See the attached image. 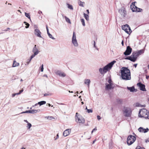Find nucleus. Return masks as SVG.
Masks as SVG:
<instances>
[{
  "mask_svg": "<svg viewBox=\"0 0 149 149\" xmlns=\"http://www.w3.org/2000/svg\"><path fill=\"white\" fill-rule=\"evenodd\" d=\"M121 77L123 80H130L131 79L130 71L127 68L123 67L120 70Z\"/></svg>",
  "mask_w": 149,
  "mask_h": 149,
  "instance_id": "obj_1",
  "label": "nucleus"
},
{
  "mask_svg": "<svg viewBox=\"0 0 149 149\" xmlns=\"http://www.w3.org/2000/svg\"><path fill=\"white\" fill-rule=\"evenodd\" d=\"M116 62V61L114 60L105 66L103 69L100 68L99 69V72L101 74H104L106 73L107 71L110 70L111 68L113 65Z\"/></svg>",
  "mask_w": 149,
  "mask_h": 149,
  "instance_id": "obj_2",
  "label": "nucleus"
},
{
  "mask_svg": "<svg viewBox=\"0 0 149 149\" xmlns=\"http://www.w3.org/2000/svg\"><path fill=\"white\" fill-rule=\"evenodd\" d=\"M139 117L144 118L145 119H149V112L144 108L140 110L138 113Z\"/></svg>",
  "mask_w": 149,
  "mask_h": 149,
  "instance_id": "obj_3",
  "label": "nucleus"
},
{
  "mask_svg": "<svg viewBox=\"0 0 149 149\" xmlns=\"http://www.w3.org/2000/svg\"><path fill=\"white\" fill-rule=\"evenodd\" d=\"M139 55L136 52H134L132 55L128 57L125 58V59H128L132 62H135L137 59V57Z\"/></svg>",
  "mask_w": 149,
  "mask_h": 149,
  "instance_id": "obj_4",
  "label": "nucleus"
},
{
  "mask_svg": "<svg viewBox=\"0 0 149 149\" xmlns=\"http://www.w3.org/2000/svg\"><path fill=\"white\" fill-rule=\"evenodd\" d=\"M123 111L125 116L128 117L131 116L132 111L130 108L124 107L123 109Z\"/></svg>",
  "mask_w": 149,
  "mask_h": 149,
  "instance_id": "obj_5",
  "label": "nucleus"
},
{
  "mask_svg": "<svg viewBox=\"0 0 149 149\" xmlns=\"http://www.w3.org/2000/svg\"><path fill=\"white\" fill-rule=\"evenodd\" d=\"M135 3H136V2L135 1L132 3V4L130 6L131 9L133 12H141L142 9L136 6L135 5Z\"/></svg>",
  "mask_w": 149,
  "mask_h": 149,
  "instance_id": "obj_6",
  "label": "nucleus"
},
{
  "mask_svg": "<svg viewBox=\"0 0 149 149\" xmlns=\"http://www.w3.org/2000/svg\"><path fill=\"white\" fill-rule=\"evenodd\" d=\"M136 138L135 136L132 135L129 136L127 139V143L128 145H130L132 144L135 141Z\"/></svg>",
  "mask_w": 149,
  "mask_h": 149,
  "instance_id": "obj_7",
  "label": "nucleus"
},
{
  "mask_svg": "<svg viewBox=\"0 0 149 149\" xmlns=\"http://www.w3.org/2000/svg\"><path fill=\"white\" fill-rule=\"evenodd\" d=\"M122 29L128 34H130L132 32L128 24L124 25L122 26Z\"/></svg>",
  "mask_w": 149,
  "mask_h": 149,
  "instance_id": "obj_8",
  "label": "nucleus"
},
{
  "mask_svg": "<svg viewBox=\"0 0 149 149\" xmlns=\"http://www.w3.org/2000/svg\"><path fill=\"white\" fill-rule=\"evenodd\" d=\"M76 122L78 123H84L85 122L84 118L82 116H79V117H77L75 118Z\"/></svg>",
  "mask_w": 149,
  "mask_h": 149,
  "instance_id": "obj_9",
  "label": "nucleus"
},
{
  "mask_svg": "<svg viewBox=\"0 0 149 149\" xmlns=\"http://www.w3.org/2000/svg\"><path fill=\"white\" fill-rule=\"evenodd\" d=\"M72 42L74 46L75 47H78V46L79 45L76 38V35L75 34L74 32L73 33L72 38Z\"/></svg>",
  "mask_w": 149,
  "mask_h": 149,
  "instance_id": "obj_10",
  "label": "nucleus"
},
{
  "mask_svg": "<svg viewBox=\"0 0 149 149\" xmlns=\"http://www.w3.org/2000/svg\"><path fill=\"white\" fill-rule=\"evenodd\" d=\"M119 12L120 14L122 17H124L126 15V11L124 8H121L119 10Z\"/></svg>",
  "mask_w": 149,
  "mask_h": 149,
  "instance_id": "obj_11",
  "label": "nucleus"
},
{
  "mask_svg": "<svg viewBox=\"0 0 149 149\" xmlns=\"http://www.w3.org/2000/svg\"><path fill=\"white\" fill-rule=\"evenodd\" d=\"M40 109H38L37 110L36 109H34L32 110H28L27 111L24 112H23L22 113H31L32 114H34L36 113H37L38 112H40Z\"/></svg>",
  "mask_w": 149,
  "mask_h": 149,
  "instance_id": "obj_12",
  "label": "nucleus"
},
{
  "mask_svg": "<svg viewBox=\"0 0 149 149\" xmlns=\"http://www.w3.org/2000/svg\"><path fill=\"white\" fill-rule=\"evenodd\" d=\"M132 49L130 46H128L125 52L124 53L125 55H129L131 53Z\"/></svg>",
  "mask_w": 149,
  "mask_h": 149,
  "instance_id": "obj_13",
  "label": "nucleus"
},
{
  "mask_svg": "<svg viewBox=\"0 0 149 149\" xmlns=\"http://www.w3.org/2000/svg\"><path fill=\"white\" fill-rule=\"evenodd\" d=\"M137 86L140 88V90L143 91H146V90L145 88V85L141 83H139L137 84Z\"/></svg>",
  "mask_w": 149,
  "mask_h": 149,
  "instance_id": "obj_14",
  "label": "nucleus"
},
{
  "mask_svg": "<svg viewBox=\"0 0 149 149\" xmlns=\"http://www.w3.org/2000/svg\"><path fill=\"white\" fill-rule=\"evenodd\" d=\"M105 89L106 91H108L113 88V84H108L106 83Z\"/></svg>",
  "mask_w": 149,
  "mask_h": 149,
  "instance_id": "obj_15",
  "label": "nucleus"
},
{
  "mask_svg": "<svg viewBox=\"0 0 149 149\" xmlns=\"http://www.w3.org/2000/svg\"><path fill=\"white\" fill-rule=\"evenodd\" d=\"M71 132L70 129H68L65 130L63 133V136L65 137L69 135Z\"/></svg>",
  "mask_w": 149,
  "mask_h": 149,
  "instance_id": "obj_16",
  "label": "nucleus"
},
{
  "mask_svg": "<svg viewBox=\"0 0 149 149\" xmlns=\"http://www.w3.org/2000/svg\"><path fill=\"white\" fill-rule=\"evenodd\" d=\"M55 73L57 75L62 77H64L66 76L65 74L60 70H58L55 72Z\"/></svg>",
  "mask_w": 149,
  "mask_h": 149,
  "instance_id": "obj_17",
  "label": "nucleus"
},
{
  "mask_svg": "<svg viewBox=\"0 0 149 149\" xmlns=\"http://www.w3.org/2000/svg\"><path fill=\"white\" fill-rule=\"evenodd\" d=\"M138 130L140 132L145 133L148 132L149 130L148 128L144 129L142 127H140L138 129Z\"/></svg>",
  "mask_w": 149,
  "mask_h": 149,
  "instance_id": "obj_18",
  "label": "nucleus"
},
{
  "mask_svg": "<svg viewBox=\"0 0 149 149\" xmlns=\"http://www.w3.org/2000/svg\"><path fill=\"white\" fill-rule=\"evenodd\" d=\"M34 33L35 35L37 36L38 37L42 38L41 36V32L38 29H36L34 30Z\"/></svg>",
  "mask_w": 149,
  "mask_h": 149,
  "instance_id": "obj_19",
  "label": "nucleus"
},
{
  "mask_svg": "<svg viewBox=\"0 0 149 149\" xmlns=\"http://www.w3.org/2000/svg\"><path fill=\"white\" fill-rule=\"evenodd\" d=\"M32 52L33 53H37V54H38L39 53V51L38 50L37 48L36 47V45H35L34 47L33 48L32 50Z\"/></svg>",
  "mask_w": 149,
  "mask_h": 149,
  "instance_id": "obj_20",
  "label": "nucleus"
},
{
  "mask_svg": "<svg viewBox=\"0 0 149 149\" xmlns=\"http://www.w3.org/2000/svg\"><path fill=\"white\" fill-rule=\"evenodd\" d=\"M134 106L135 107H145L146 106L145 105H142L139 103H136L134 104Z\"/></svg>",
  "mask_w": 149,
  "mask_h": 149,
  "instance_id": "obj_21",
  "label": "nucleus"
},
{
  "mask_svg": "<svg viewBox=\"0 0 149 149\" xmlns=\"http://www.w3.org/2000/svg\"><path fill=\"white\" fill-rule=\"evenodd\" d=\"M90 82L91 81L89 79H85L84 80V83L85 84H87L88 87H89Z\"/></svg>",
  "mask_w": 149,
  "mask_h": 149,
  "instance_id": "obj_22",
  "label": "nucleus"
},
{
  "mask_svg": "<svg viewBox=\"0 0 149 149\" xmlns=\"http://www.w3.org/2000/svg\"><path fill=\"white\" fill-rule=\"evenodd\" d=\"M127 88L128 90L130 91V92H134L135 90V89L134 86L132 87H127Z\"/></svg>",
  "mask_w": 149,
  "mask_h": 149,
  "instance_id": "obj_23",
  "label": "nucleus"
},
{
  "mask_svg": "<svg viewBox=\"0 0 149 149\" xmlns=\"http://www.w3.org/2000/svg\"><path fill=\"white\" fill-rule=\"evenodd\" d=\"M19 65V63H17L16 61L14 60L13 61V67H14L17 66H18Z\"/></svg>",
  "mask_w": 149,
  "mask_h": 149,
  "instance_id": "obj_24",
  "label": "nucleus"
},
{
  "mask_svg": "<svg viewBox=\"0 0 149 149\" xmlns=\"http://www.w3.org/2000/svg\"><path fill=\"white\" fill-rule=\"evenodd\" d=\"M46 103V102L44 101H41L40 102H39L38 103V104H39L40 105V106L42 105L43 104H45Z\"/></svg>",
  "mask_w": 149,
  "mask_h": 149,
  "instance_id": "obj_25",
  "label": "nucleus"
},
{
  "mask_svg": "<svg viewBox=\"0 0 149 149\" xmlns=\"http://www.w3.org/2000/svg\"><path fill=\"white\" fill-rule=\"evenodd\" d=\"M136 52L139 56V55L144 53V50L143 49H141Z\"/></svg>",
  "mask_w": 149,
  "mask_h": 149,
  "instance_id": "obj_26",
  "label": "nucleus"
},
{
  "mask_svg": "<svg viewBox=\"0 0 149 149\" xmlns=\"http://www.w3.org/2000/svg\"><path fill=\"white\" fill-rule=\"evenodd\" d=\"M84 17L85 19L87 21L89 20V16L87 14H86L85 13L84 14Z\"/></svg>",
  "mask_w": 149,
  "mask_h": 149,
  "instance_id": "obj_27",
  "label": "nucleus"
},
{
  "mask_svg": "<svg viewBox=\"0 0 149 149\" xmlns=\"http://www.w3.org/2000/svg\"><path fill=\"white\" fill-rule=\"evenodd\" d=\"M78 3L79 5L81 6L84 7L83 3H84V2H81L80 1H78Z\"/></svg>",
  "mask_w": 149,
  "mask_h": 149,
  "instance_id": "obj_28",
  "label": "nucleus"
},
{
  "mask_svg": "<svg viewBox=\"0 0 149 149\" xmlns=\"http://www.w3.org/2000/svg\"><path fill=\"white\" fill-rule=\"evenodd\" d=\"M64 17H65V19L66 20V21L67 22H68L69 23H70V24H71V22L70 20V19L69 18H68V17H67L66 16H65Z\"/></svg>",
  "mask_w": 149,
  "mask_h": 149,
  "instance_id": "obj_29",
  "label": "nucleus"
},
{
  "mask_svg": "<svg viewBox=\"0 0 149 149\" xmlns=\"http://www.w3.org/2000/svg\"><path fill=\"white\" fill-rule=\"evenodd\" d=\"M67 5L68 6V8L71 10H73V8L72 5H71L68 3H67Z\"/></svg>",
  "mask_w": 149,
  "mask_h": 149,
  "instance_id": "obj_30",
  "label": "nucleus"
},
{
  "mask_svg": "<svg viewBox=\"0 0 149 149\" xmlns=\"http://www.w3.org/2000/svg\"><path fill=\"white\" fill-rule=\"evenodd\" d=\"M25 16L29 19H30V17L29 13H27L26 12L25 13Z\"/></svg>",
  "mask_w": 149,
  "mask_h": 149,
  "instance_id": "obj_31",
  "label": "nucleus"
},
{
  "mask_svg": "<svg viewBox=\"0 0 149 149\" xmlns=\"http://www.w3.org/2000/svg\"><path fill=\"white\" fill-rule=\"evenodd\" d=\"M31 124L30 123H27V125L26 126V127L28 128L29 129L31 127Z\"/></svg>",
  "mask_w": 149,
  "mask_h": 149,
  "instance_id": "obj_32",
  "label": "nucleus"
},
{
  "mask_svg": "<svg viewBox=\"0 0 149 149\" xmlns=\"http://www.w3.org/2000/svg\"><path fill=\"white\" fill-rule=\"evenodd\" d=\"M81 21L82 23V25L84 26H85V23L84 20V19H81Z\"/></svg>",
  "mask_w": 149,
  "mask_h": 149,
  "instance_id": "obj_33",
  "label": "nucleus"
},
{
  "mask_svg": "<svg viewBox=\"0 0 149 149\" xmlns=\"http://www.w3.org/2000/svg\"><path fill=\"white\" fill-rule=\"evenodd\" d=\"M38 54L37 53H34V54H32L30 57V58H31V59H32L35 56L37 55Z\"/></svg>",
  "mask_w": 149,
  "mask_h": 149,
  "instance_id": "obj_34",
  "label": "nucleus"
},
{
  "mask_svg": "<svg viewBox=\"0 0 149 149\" xmlns=\"http://www.w3.org/2000/svg\"><path fill=\"white\" fill-rule=\"evenodd\" d=\"M48 36L50 38L52 39H53V40L55 39V38L54 37H53L52 36V35L51 34H49Z\"/></svg>",
  "mask_w": 149,
  "mask_h": 149,
  "instance_id": "obj_35",
  "label": "nucleus"
},
{
  "mask_svg": "<svg viewBox=\"0 0 149 149\" xmlns=\"http://www.w3.org/2000/svg\"><path fill=\"white\" fill-rule=\"evenodd\" d=\"M87 112L88 113H92L93 112V110L92 109H87Z\"/></svg>",
  "mask_w": 149,
  "mask_h": 149,
  "instance_id": "obj_36",
  "label": "nucleus"
},
{
  "mask_svg": "<svg viewBox=\"0 0 149 149\" xmlns=\"http://www.w3.org/2000/svg\"><path fill=\"white\" fill-rule=\"evenodd\" d=\"M25 25H26V26L25 27L26 29L28 28L30 25L28 23H26V24Z\"/></svg>",
  "mask_w": 149,
  "mask_h": 149,
  "instance_id": "obj_37",
  "label": "nucleus"
},
{
  "mask_svg": "<svg viewBox=\"0 0 149 149\" xmlns=\"http://www.w3.org/2000/svg\"><path fill=\"white\" fill-rule=\"evenodd\" d=\"M136 149H145L144 148H142L140 146H137Z\"/></svg>",
  "mask_w": 149,
  "mask_h": 149,
  "instance_id": "obj_38",
  "label": "nucleus"
},
{
  "mask_svg": "<svg viewBox=\"0 0 149 149\" xmlns=\"http://www.w3.org/2000/svg\"><path fill=\"white\" fill-rule=\"evenodd\" d=\"M23 89H22V90L20 91L19 93H17V94H18V95H19L22 92H23Z\"/></svg>",
  "mask_w": 149,
  "mask_h": 149,
  "instance_id": "obj_39",
  "label": "nucleus"
},
{
  "mask_svg": "<svg viewBox=\"0 0 149 149\" xmlns=\"http://www.w3.org/2000/svg\"><path fill=\"white\" fill-rule=\"evenodd\" d=\"M108 82L109 83V84H112V81L110 79H109V80L108 81Z\"/></svg>",
  "mask_w": 149,
  "mask_h": 149,
  "instance_id": "obj_40",
  "label": "nucleus"
},
{
  "mask_svg": "<svg viewBox=\"0 0 149 149\" xmlns=\"http://www.w3.org/2000/svg\"><path fill=\"white\" fill-rule=\"evenodd\" d=\"M43 64H42V65L41 68V72H42L43 71V70H44V68H43Z\"/></svg>",
  "mask_w": 149,
  "mask_h": 149,
  "instance_id": "obj_41",
  "label": "nucleus"
},
{
  "mask_svg": "<svg viewBox=\"0 0 149 149\" xmlns=\"http://www.w3.org/2000/svg\"><path fill=\"white\" fill-rule=\"evenodd\" d=\"M58 138H59V135H58V134L56 135V138H55V140H56V139H58Z\"/></svg>",
  "mask_w": 149,
  "mask_h": 149,
  "instance_id": "obj_42",
  "label": "nucleus"
},
{
  "mask_svg": "<svg viewBox=\"0 0 149 149\" xmlns=\"http://www.w3.org/2000/svg\"><path fill=\"white\" fill-rule=\"evenodd\" d=\"M145 142L146 143H147L148 142H149V138H148L147 139H145Z\"/></svg>",
  "mask_w": 149,
  "mask_h": 149,
  "instance_id": "obj_43",
  "label": "nucleus"
},
{
  "mask_svg": "<svg viewBox=\"0 0 149 149\" xmlns=\"http://www.w3.org/2000/svg\"><path fill=\"white\" fill-rule=\"evenodd\" d=\"M18 95V94H17V93H13V94L12 95V97H14L15 95Z\"/></svg>",
  "mask_w": 149,
  "mask_h": 149,
  "instance_id": "obj_44",
  "label": "nucleus"
},
{
  "mask_svg": "<svg viewBox=\"0 0 149 149\" xmlns=\"http://www.w3.org/2000/svg\"><path fill=\"white\" fill-rule=\"evenodd\" d=\"M48 119L50 120H52V119H54V118L52 116L49 117L48 118Z\"/></svg>",
  "mask_w": 149,
  "mask_h": 149,
  "instance_id": "obj_45",
  "label": "nucleus"
},
{
  "mask_svg": "<svg viewBox=\"0 0 149 149\" xmlns=\"http://www.w3.org/2000/svg\"><path fill=\"white\" fill-rule=\"evenodd\" d=\"M97 130V129L96 128L94 129L92 131L91 133H92L93 132L96 131Z\"/></svg>",
  "mask_w": 149,
  "mask_h": 149,
  "instance_id": "obj_46",
  "label": "nucleus"
},
{
  "mask_svg": "<svg viewBox=\"0 0 149 149\" xmlns=\"http://www.w3.org/2000/svg\"><path fill=\"white\" fill-rule=\"evenodd\" d=\"M10 29L9 28H8L6 29V30H3V31H7L8 30H10Z\"/></svg>",
  "mask_w": 149,
  "mask_h": 149,
  "instance_id": "obj_47",
  "label": "nucleus"
},
{
  "mask_svg": "<svg viewBox=\"0 0 149 149\" xmlns=\"http://www.w3.org/2000/svg\"><path fill=\"white\" fill-rule=\"evenodd\" d=\"M31 59H31V58H30V59H29L27 61V62H28V63H29L31 61Z\"/></svg>",
  "mask_w": 149,
  "mask_h": 149,
  "instance_id": "obj_48",
  "label": "nucleus"
},
{
  "mask_svg": "<svg viewBox=\"0 0 149 149\" xmlns=\"http://www.w3.org/2000/svg\"><path fill=\"white\" fill-rule=\"evenodd\" d=\"M97 118L98 120H100L101 119V117L99 116H97Z\"/></svg>",
  "mask_w": 149,
  "mask_h": 149,
  "instance_id": "obj_49",
  "label": "nucleus"
},
{
  "mask_svg": "<svg viewBox=\"0 0 149 149\" xmlns=\"http://www.w3.org/2000/svg\"><path fill=\"white\" fill-rule=\"evenodd\" d=\"M146 78L147 79H148L149 78V75L148 76L147 75H146Z\"/></svg>",
  "mask_w": 149,
  "mask_h": 149,
  "instance_id": "obj_50",
  "label": "nucleus"
},
{
  "mask_svg": "<svg viewBox=\"0 0 149 149\" xmlns=\"http://www.w3.org/2000/svg\"><path fill=\"white\" fill-rule=\"evenodd\" d=\"M78 114V113H76V115L75 116V118L77 117H79V116H77V115Z\"/></svg>",
  "mask_w": 149,
  "mask_h": 149,
  "instance_id": "obj_51",
  "label": "nucleus"
},
{
  "mask_svg": "<svg viewBox=\"0 0 149 149\" xmlns=\"http://www.w3.org/2000/svg\"><path fill=\"white\" fill-rule=\"evenodd\" d=\"M144 72L146 73H148V71L146 69L145 70Z\"/></svg>",
  "mask_w": 149,
  "mask_h": 149,
  "instance_id": "obj_52",
  "label": "nucleus"
},
{
  "mask_svg": "<svg viewBox=\"0 0 149 149\" xmlns=\"http://www.w3.org/2000/svg\"><path fill=\"white\" fill-rule=\"evenodd\" d=\"M46 29H47V30H49V29H48V26L47 25H46Z\"/></svg>",
  "mask_w": 149,
  "mask_h": 149,
  "instance_id": "obj_53",
  "label": "nucleus"
},
{
  "mask_svg": "<svg viewBox=\"0 0 149 149\" xmlns=\"http://www.w3.org/2000/svg\"><path fill=\"white\" fill-rule=\"evenodd\" d=\"M38 104V103H36V104L34 105H33V106H32V107H34L35 106H37Z\"/></svg>",
  "mask_w": 149,
  "mask_h": 149,
  "instance_id": "obj_54",
  "label": "nucleus"
},
{
  "mask_svg": "<svg viewBox=\"0 0 149 149\" xmlns=\"http://www.w3.org/2000/svg\"><path fill=\"white\" fill-rule=\"evenodd\" d=\"M49 95V94H48L47 93H45L44 94V96H47V95Z\"/></svg>",
  "mask_w": 149,
  "mask_h": 149,
  "instance_id": "obj_55",
  "label": "nucleus"
},
{
  "mask_svg": "<svg viewBox=\"0 0 149 149\" xmlns=\"http://www.w3.org/2000/svg\"><path fill=\"white\" fill-rule=\"evenodd\" d=\"M24 121L25 122H26V123H29V122L26 120H24Z\"/></svg>",
  "mask_w": 149,
  "mask_h": 149,
  "instance_id": "obj_56",
  "label": "nucleus"
},
{
  "mask_svg": "<svg viewBox=\"0 0 149 149\" xmlns=\"http://www.w3.org/2000/svg\"><path fill=\"white\" fill-rule=\"evenodd\" d=\"M137 64H134V65L135 67V68H136V67Z\"/></svg>",
  "mask_w": 149,
  "mask_h": 149,
  "instance_id": "obj_57",
  "label": "nucleus"
},
{
  "mask_svg": "<svg viewBox=\"0 0 149 149\" xmlns=\"http://www.w3.org/2000/svg\"><path fill=\"white\" fill-rule=\"evenodd\" d=\"M94 46L95 47H96L95 46V41H94Z\"/></svg>",
  "mask_w": 149,
  "mask_h": 149,
  "instance_id": "obj_58",
  "label": "nucleus"
},
{
  "mask_svg": "<svg viewBox=\"0 0 149 149\" xmlns=\"http://www.w3.org/2000/svg\"><path fill=\"white\" fill-rule=\"evenodd\" d=\"M86 11L87 12L88 14L89 13L88 10H87Z\"/></svg>",
  "mask_w": 149,
  "mask_h": 149,
  "instance_id": "obj_59",
  "label": "nucleus"
},
{
  "mask_svg": "<svg viewBox=\"0 0 149 149\" xmlns=\"http://www.w3.org/2000/svg\"><path fill=\"white\" fill-rule=\"evenodd\" d=\"M47 34H48V35H49V34H50V33H49V30H47Z\"/></svg>",
  "mask_w": 149,
  "mask_h": 149,
  "instance_id": "obj_60",
  "label": "nucleus"
},
{
  "mask_svg": "<svg viewBox=\"0 0 149 149\" xmlns=\"http://www.w3.org/2000/svg\"><path fill=\"white\" fill-rule=\"evenodd\" d=\"M95 141H96V140H94L93 141V144H94V143H95Z\"/></svg>",
  "mask_w": 149,
  "mask_h": 149,
  "instance_id": "obj_61",
  "label": "nucleus"
},
{
  "mask_svg": "<svg viewBox=\"0 0 149 149\" xmlns=\"http://www.w3.org/2000/svg\"><path fill=\"white\" fill-rule=\"evenodd\" d=\"M21 149H25V148L23 147L21 148Z\"/></svg>",
  "mask_w": 149,
  "mask_h": 149,
  "instance_id": "obj_62",
  "label": "nucleus"
},
{
  "mask_svg": "<svg viewBox=\"0 0 149 149\" xmlns=\"http://www.w3.org/2000/svg\"><path fill=\"white\" fill-rule=\"evenodd\" d=\"M44 77H47V75H46V74H45L44 75Z\"/></svg>",
  "mask_w": 149,
  "mask_h": 149,
  "instance_id": "obj_63",
  "label": "nucleus"
},
{
  "mask_svg": "<svg viewBox=\"0 0 149 149\" xmlns=\"http://www.w3.org/2000/svg\"><path fill=\"white\" fill-rule=\"evenodd\" d=\"M121 44H122V45H123V41H122V42H121Z\"/></svg>",
  "mask_w": 149,
  "mask_h": 149,
  "instance_id": "obj_64",
  "label": "nucleus"
}]
</instances>
